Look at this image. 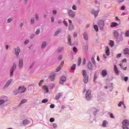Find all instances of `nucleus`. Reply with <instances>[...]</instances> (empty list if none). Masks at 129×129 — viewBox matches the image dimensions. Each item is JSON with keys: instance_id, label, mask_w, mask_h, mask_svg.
<instances>
[{"instance_id": "6ab92c4d", "label": "nucleus", "mask_w": 129, "mask_h": 129, "mask_svg": "<svg viewBox=\"0 0 129 129\" xmlns=\"http://www.w3.org/2000/svg\"><path fill=\"white\" fill-rule=\"evenodd\" d=\"M123 54H124V55H129V49L125 48L123 50Z\"/></svg>"}, {"instance_id": "f257e3e1", "label": "nucleus", "mask_w": 129, "mask_h": 129, "mask_svg": "<svg viewBox=\"0 0 129 129\" xmlns=\"http://www.w3.org/2000/svg\"><path fill=\"white\" fill-rule=\"evenodd\" d=\"M82 74L84 77V83H87L88 82V76H87V73H86V71L83 70L82 72Z\"/></svg>"}, {"instance_id": "f8f14e48", "label": "nucleus", "mask_w": 129, "mask_h": 129, "mask_svg": "<svg viewBox=\"0 0 129 129\" xmlns=\"http://www.w3.org/2000/svg\"><path fill=\"white\" fill-rule=\"evenodd\" d=\"M12 82H13V79H11V80H9L7 82L6 84L5 85L4 88H7V87H9V86H10L11 83H12Z\"/></svg>"}, {"instance_id": "7ed1b4c3", "label": "nucleus", "mask_w": 129, "mask_h": 129, "mask_svg": "<svg viewBox=\"0 0 129 129\" xmlns=\"http://www.w3.org/2000/svg\"><path fill=\"white\" fill-rule=\"evenodd\" d=\"M16 68H17V64L16 63H14L12 69L10 70L11 77H13V75H14V70H16Z\"/></svg>"}, {"instance_id": "ddd939ff", "label": "nucleus", "mask_w": 129, "mask_h": 129, "mask_svg": "<svg viewBox=\"0 0 129 129\" xmlns=\"http://www.w3.org/2000/svg\"><path fill=\"white\" fill-rule=\"evenodd\" d=\"M98 26L100 27V28H103L104 27V22L103 21L101 20L100 21V23H98Z\"/></svg>"}, {"instance_id": "dca6fc26", "label": "nucleus", "mask_w": 129, "mask_h": 129, "mask_svg": "<svg viewBox=\"0 0 129 129\" xmlns=\"http://www.w3.org/2000/svg\"><path fill=\"white\" fill-rule=\"evenodd\" d=\"M106 56H109V55H110V53L109 52V47H108V46H106Z\"/></svg>"}, {"instance_id": "4468645a", "label": "nucleus", "mask_w": 129, "mask_h": 129, "mask_svg": "<svg viewBox=\"0 0 129 129\" xmlns=\"http://www.w3.org/2000/svg\"><path fill=\"white\" fill-rule=\"evenodd\" d=\"M20 52H21V50L19 47H17L15 49V54L16 56H19Z\"/></svg>"}, {"instance_id": "603ef678", "label": "nucleus", "mask_w": 129, "mask_h": 129, "mask_svg": "<svg viewBox=\"0 0 129 129\" xmlns=\"http://www.w3.org/2000/svg\"><path fill=\"white\" fill-rule=\"evenodd\" d=\"M72 9L74 10V11H76V6L75 5H73L72 7Z\"/></svg>"}, {"instance_id": "c756f323", "label": "nucleus", "mask_w": 129, "mask_h": 129, "mask_svg": "<svg viewBox=\"0 0 129 129\" xmlns=\"http://www.w3.org/2000/svg\"><path fill=\"white\" fill-rule=\"evenodd\" d=\"M27 101H28V100L26 99H24L21 101L20 104H24V103H26Z\"/></svg>"}, {"instance_id": "5701e85b", "label": "nucleus", "mask_w": 129, "mask_h": 129, "mask_svg": "<svg viewBox=\"0 0 129 129\" xmlns=\"http://www.w3.org/2000/svg\"><path fill=\"white\" fill-rule=\"evenodd\" d=\"M114 70L117 75H118L119 74V72H118V70H117V67H116V66L115 65H114Z\"/></svg>"}, {"instance_id": "7c9ffc66", "label": "nucleus", "mask_w": 129, "mask_h": 129, "mask_svg": "<svg viewBox=\"0 0 129 129\" xmlns=\"http://www.w3.org/2000/svg\"><path fill=\"white\" fill-rule=\"evenodd\" d=\"M94 29L95 30L96 32H98V26L97 25L94 26Z\"/></svg>"}, {"instance_id": "4d7b16f0", "label": "nucleus", "mask_w": 129, "mask_h": 129, "mask_svg": "<svg viewBox=\"0 0 129 129\" xmlns=\"http://www.w3.org/2000/svg\"><path fill=\"white\" fill-rule=\"evenodd\" d=\"M53 127L54 128H56V127H57V124H56V123H53Z\"/></svg>"}, {"instance_id": "864d4df0", "label": "nucleus", "mask_w": 129, "mask_h": 129, "mask_svg": "<svg viewBox=\"0 0 129 129\" xmlns=\"http://www.w3.org/2000/svg\"><path fill=\"white\" fill-rule=\"evenodd\" d=\"M126 61H127L126 58H124V59L122 60V62H123V63H126Z\"/></svg>"}, {"instance_id": "a878e982", "label": "nucleus", "mask_w": 129, "mask_h": 129, "mask_svg": "<svg viewBox=\"0 0 129 129\" xmlns=\"http://www.w3.org/2000/svg\"><path fill=\"white\" fill-rule=\"evenodd\" d=\"M84 38L85 39V40H87L88 39V35H87V33H84L83 34Z\"/></svg>"}, {"instance_id": "a18cd8bd", "label": "nucleus", "mask_w": 129, "mask_h": 129, "mask_svg": "<svg viewBox=\"0 0 129 129\" xmlns=\"http://www.w3.org/2000/svg\"><path fill=\"white\" fill-rule=\"evenodd\" d=\"M63 24L64 25V26H66V27H68V23L67 22V21H63Z\"/></svg>"}, {"instance_id": "de8ad7c7", "label": "nucleus", "mask_w": 129, "mask_h": 129, "mask_svg": "<svg viewBox=\"0 0 129 129\" xmlns=\"http://www.w3.org/2000/svg\"><path fill=\"white\" fill-rule=\"evenodd\" d=\"M12 21H13V18H10L8 19V23H11V22H12Z\"/></svg>"}, {"instance_id": "13d9d810", "label": "nucleus", "mask_w": 129, "mask_h": 129, "mask_svg": "<svg viewBox=\"0 0 129 129\" xmlns=\"http://www.w3.org/2000/svg\"><path fill=\"white\" fill-rule=\"evenodd\" d=\"M28 43H29V40H26L24 42L25 45H27V44H28Z\"/></svg>"}, {"instance_id": "338daca9", "label": "nucleus", "mask_w": 129, "mask_h": 129, "mask_svg": "<svg viewBox=\"0 0 129 129\" xmlns=\"http://www.w3.org/2000/svg\"><path fill=\"white\" fill-rule=\"evenodd\" d=\"M52 14L53 15H56V14H57V11H56V10L53 11Z\"/></svg>"}, {"instance_id": "2eb2a0df", "label": "nucleus", "mask_w": 129, "mask_h": 129, "mask_svg": "<svg viewBox=\"0 0 129 129\" xmlns=\"http://www.w3.org/2000/svg\"><path fill=\"white\" fill-rule=\"evenodd\" d=\"M91 60L93 64H94V70H95V69H96L97 66H96V62H95V61H94V57H92Z\"/></svg>"}, {"instance_id": "5fc2aeb1", "label": "nucleus", "mask_w": 129, "mask_h": 129, "mask_svg": "<svg viewBox=\"0 0 129 129\" xmlns=\"http://www.w3.org/2000/svg\"><path fill=\"white\" fill-rule=\"evenodd\" d=\"M97 79V76H96V75H95L94 77V82H95V81L96 80V79Z\"/></svg>"}, {"instance_id": "a19ab883", "label": "nucleus", "mask_w": 129, "mask_h": 129, "mask_svg": "<svg viewBox=\"0 0 129 129\" xmlns=\"http://www.w3.org/2000/svg\"><path fill=\"white\" fill-rule=\"evenodd\" d=\"M48 99H44L42 100V103H46V102H48Z\"/></svg>"}, {"instance_id": "f704fd0d", "label": "nucleus", "mask_w": 129, "mask_h": 129, "mask_svg": "<svg viewBox=\"0 0 129 129\" xmlns=\"http://www.w3.org/2000/svg\"><path fill=\"white\" fill-rule=\"evenodd\" d=\"M106 124H107V121L104 120L103 122L102 125L103 126H104V127H105V126H106Z\"/></svg>"}, {"instance_id": "412c9836", "label": "nucleus", "mask_w": 129, "mask_h": 129, "mask_svg": "<svg viewBox=\"0 0 129 129\" xmlns=\"http://www.w3.org/2000/svg\"><path fill=\"white\" fill-rule=\"evenodd\" d=\"M102 76H106V75H107V71H106V70H103L102 71Z\"/></svg>"}, {"instance_id": "e433bc0d", "label": "nucleus", "mask_w": 129, "mask_h": 129, "mask_svg": "<svg viewBox=\"0 0 129 129\" xmlns=\"http://www.w3.org/2000/svg\"><path fill=\"white\" fill-rule=\"evenodd\" d=\"M43 83H44V80H41L39 83V86H42Z\"/></svg>"}, {"instance_id": "ea45409f", "label": "nucleus", "mask_w": 129, "mask_h": 129, "mask_svg": "<svg viewBox=\"0 0 129 129\" xmlns=\"http://www.w3.org/2000/svg\"><path fill=\"white\" fill-rule=\"evenodd\" d=\"M125 37H129V30H127L125 32Z\"/></svg>"}, {"instance_id": "bb28decb", "label": "nucleus", "mask_w": 129, "mask_h": 129, "mask_svg": "<svg viewBox=\"0 0 129 129\" xmlns=\"http://www.w3.org/2000/svg\"><path fill=\"white\" fill-rule=\"evenodd\" d=\"M49 78L50 80H51V81H53V80H55V75H50Z\"/></svg>"}, {"instance_id": "c9c22d12", "label": "nucleus", "mask_w": 129, "mask_h": 129, "mask_svg": "<svg viewBox=\"0 0 129 129\" xmlns=\"http://www.w3.org/2000/svg\"><path fill=\"white\" fill-rule=\"evenodd\" d=\"M76 68V64H74L73 66L71 67V70H75Z\"/></svg>"}, {"instance_id": "69168bd1", "label": "nucleus", "mask_w": 129, "mask_h": 129, "mask_svg": "<svg viewBox=\"0 0 129 129\" xmlns=\"http://www.w3.org/2000/svg\"><path fill=\"white\" fill-rule=\"evenodd\" d=\"M124 9H125L124 6H122L121 8V11H124Z\"/></svg>"}, {"instance_id": "49530a36", "label": "nucleus", "mask_w": 129, "mask_h": 129, "mask_svg": "<svg viewBox=\"0 0 129 129\" xmlns=\"http://www.w3.org/2000/svg\"><path fill=\"white\" fill-rule=\"evenodd\" d=\"M35 34L36 35H39L40 34V29H37Z\"/></svg>"}, {"instance_id": "72a5a7b5", "label": "nucleus", "mask_w": 129, "mask_h": 129, "mask_svg": "<svg viewBox=\"0 0 129 129\" xmlns=\"http://www.w3.org/2000/svg\"><path fill=\"white\" fill-rule=\"evenodd\" d=\"M59 33H61V30H60V29H58L57 31H56L55 32V35L57 36V35H58V34H59Z\"/></svg>"}, {"instance_id": "79ce46f5", "label": "nucleus", "mask_w": 129, "mask_h": 129, "mask_svg": "<svg viewBox=\"0 0 129 129\" xmlns=\"http://www.w3.org/2000/svg\"><path fill=\"white\" fill-rule=\"evenodd\" d=\"M35 17L36 21H39V15L36 14Z\"/></svg>"}, {"instance_id": "0eeeda50", "label": "nucleus", "mask_w": 129, "mask_h": 129, "mask_svg": "<svg viewBox=\"0 0 129 129\" xmlns=\"http://www.w3.org/2000/svg\"><path fill=\"white\" fill-rule=\"evenodd\" d=\"M26 88L24 86L20 87L19 88V92L20 93H24L26 91Z\"/></svg>"}, {"instance_id": "052dcab7", "label": "nucleus", "mask_w": 129, "mask_h": 129, "mask_svg": "<svg viewBox=\"0 0 129 129\" xmlns=\"http://www.w3.org/2000/svg\"><path fill=\"white\" fill-rule=\"evenodd\" d=\"M62 55H59L58 57V60H61L62 59Z\"/></svg>"}, {"instance_id": "1a4fd4ad", "label": "nucleus", "mask_w": 129, "mask_h": 129, "mask_svg": "<svg viewBox=\"0 0 129 129\" xmlns=\"http://www.w3.org/2000/svg\"><path fill=\"white\" fill-rule=\"evenodd\" d=\"M64 65V61H62L60 65L56 69V72H59L61 70V68L63 67V66Z\"/></svg>"}, {"instance_id": "0e129e2a", "label": "nucleus", "mask_w": 129, "mask_h": 129, "mask_svg": "<svg viewBox=\"0 0 129 129\" xmlns=\"http://www.w3.org/2000/svg\"><path fill=\"white\" fill-rule=\"evenodd\" d=\"M127 80H128V78L127 77H125L124 78V81L126 82Z\"/></svg>"}, {"instance_id": "f3484780", "label": "nucleus", "mask_w": 129, "mask_h": 129, "mask_svg": "<svg viewBox=\"0 0 129 129\" xmlns=\"http://www.w3.org/2000/svg\"><path fill=\"white\" fill-rule=\"evenodd\" d=\"M113 34L116 39H117L118 38V32L116 30H114L113 32Z\"/></svg>"}, {"instance_id": "a211bd4d", "label": "nucleus", "mask_w": 129, "mask_h": 129, "mask_svg": "<svg viewBox=\"0 0 129 129\" xmlns=\"http://www.w3.org/2000/svg\"><path fill=\"white\" fill-rule=\"evenodd\" d=\"M88 68H89L90 70H92V69H93V66H92V63H91V62L90 61H89L88 63Z\"/></svg>"}, {"instance_id": "423d86ee", "label": "nucleus", "mask_w": 129, "mask_h": 129, "mask_svg": "<svg viewBox=\"0 0 129 129\" xmlns=\"http://www.w3.org/2000/svg\"><path fill=\"white\" fill-rule=\"evenodd\" d=\"M67 80V78L65 76H62L59 80V83L60 84H63L64 82H65Z\"/></svg>"}, {"instance_id": "09e8293b", "label": "nucleus", "mask_w": 129, "mask_h": 129, "mask_svg": "<svg viewBox=\"0 0 129 129\" xmlns=\"http://www.w3.org/2000/svg\"><path fill=\"white\" fill-rule=\"evenodd\" d=\"M5 103V101L4 100H0V105L4 104Z\"/></svg>"}, {"instance_id": "774afa93", "label": "nucleus", "mask_w": 129, "mask_h": 129, "mask_svg": "<svg viewBox=\"0 0 129 129\" xmlns=\"http://www.w3.org/2000/svg\"><path fill=\"white\" fill-rule=\"evenodd\" d=\"M51 22H52V23H53V22H54V17H51Z\"/></svg>"}, {"instance_id": "9d476101", "label": "nucleus", "mask_w": 129, "mask_h": 129, "mask_svg": "<svg viewBox=\"0 0 129 129\" xmlns=\"http://www.w3.org/2000/svg\"><path fill=\"white\" fill-rule=\"evenodd\" d=\"M122 124L124 126H127L128 125H129V121L125 119L122 122Z\"/></svg>"}, {"instance_id": "aec40b11", "label": "nucleus", "mask_w": 129, "mask_h": 129, "mask_svg": "<svg viewBox=\"0 0 129 129\" xmlns=\"http://www.w3.org/2000/svg\"><path fill=\"white\" fill-rule=\"evenodd\" d=\"M117 26H118V23L115 22H113L111 23L110 27L111 28H114V27H117Z\"/></svg>"}, {"instance_id": "393cba45", "label": "nucleus", "mask_w": 129, "mask_h": 129, "mask_svg": "<svg viewBox=\"0 0 129 129\" xmlns=\"http://www.w3.org/2000/svg\"><path fill=\"white\" fill-rule=\"evenodd\" d=\"M29 123H30V121H29L28 120H24L23 121V124L24 125H26V124H29Z\"/></svg>"}, {"instance_id": "4be33fe9", "label": "nucleus", "mask_w": 129, "mask_h": 129, "mask_svg": "<svg viewBox=\"0 0 129 129\" xmlns=\"http://www.w3.org/2000/svg\"><path fill=\"white\" fill-rule=\"evenodd\" d=\"M61 96H62V94L59 93L57 95L55 96V99L56 100H58V99H59V98H60V97H61Z\"/></svg>"}, {"instance_id": "6e6552de", "label": "nucleus", "mask_w": 129, "mask_h": 129, "mask_svg": "<svg viewBox=\"0 0 129 129\" xmlns=\"http://www.w3.org/2000/svg\"><path fill=\"white\" fill-rule=\"evenodd\" d=\"M23 58H20L19 62V69H22V68H23Z\"/></svg>"}, {"instance_id": "b1692460", "label": "nucleus", "mask_w": 129, "mask_h": 129, "mask_svg": "<svg viewBox=\"0 0 129 129\" xmlns=\"http://www.w3.org/2000/svg\"><path fill=\"white\" fill-rule=\"evenodd\" d=\"M68 40L69 41V44L70 46H71V45H72V43H71V36L70 35H68Z\"/></svg>"}, {"instance_id": "6e6d98bb", "label": "nucleus", "mask_w": 129, "mask_h": 129, "mask_svg": "<svg viewBox=\"0 0 129 129\" xmlns=\"http://www.w3.org/2000/svg\"><path fill=\"white\" fill-rule=\"evenodd\" d=\"M110 117H111V118H114V117L113 116V114L110 113Z\"/></svg>"}, {"instance_id": "8fccbe9b", "label": "nucleus", "mask_w": 129, "mask_h": 129, "mask_svg": "<svg viewBox=\"0 0 129 129\" xmlns=\"http://www.w3.org/2000/svg\"><path fill=\"white\" fill-rule=\"evenodd\" d=\"M63 49H64V48H63L62 47L59 48L58 49V53H60V52H62V51H63Z\"/></svg>"}, {"instance_id": "bf43d9fd", "label": "nucleus", "mask_w": 129, "mask_h": 129, "mask_svg": "<svg viewBox=\"0 0 129 129\" xmlns=\"http://www.w3.org/2000/svg\"><path fill=\"white\" fill-rule=\"evenodd\" d=\"M120 57H121V54L119 53L117 55V58H120Z\"/></svg>"}, {"instance_id": "f03ea898", "label": "nucleus", "mask_w": 129, "mask_h": 129, "mask_svg": "<svg viewBox=\"0 0 129 129\" xmlns=\"http://www.w3.org/2000/svg\"><path fill=\"white\" fill-rule=\"evenodd\" d=\"M85 97L87 100L91 99V91L90 90H89L86 92Z\"/></svg>"}, {"instance_id": "cd10ccee", "label": "nucleus", "mask_w": 129, "mask_h": 129, "mask_svg": "<svg viewBox=\"0 0 129 129\" xmlns=\"http://www.w3.org/2000/svg\"><path fill=\"white\" fill-rule=\"evenodd\" d=\"M69 29L71 31H72V30H73V29H74V27L73 26V25H72V24H70L69 26Z\"/></svg>"}, {"instance_id": "20e7f679", "label": "nucleus", "mask_w": 129, "mask_h": 129, "mask_svg": "<svg viewBox=\"0 0 129 129\" xmlns=\"http://www.w3.org/2000/svg\"><path fill=\"white\" fill-rule=\"evenodd\" d=\"M68 15L71 18H74V17H75V12L72 10H69L68 12Z\"/></svg>"}, {"instance_id": "c85d7f7f", "label": "nucleus", "mask_w": 129, "mask_h": 129, "mask_svg": "<svg viewBox=\"0 0 129 129\" xmlns=\"http://www.w3.org/2000/svg\"><path fill=\"white\" fill-rule=\"evenodd\" d=\"M47 45V43H46V42H43L42 43V46H41V48H44L46 47V45Z\"/></svg>"}, {"instance_id": "9b49d317", "label": "nucleus", "mask_w": 129, "mask_h": 129, "mask_svg": "<svg viewBox=\"0 0 129 129\" xmlns=\"http://www.w3.org/2000/svg\"><path fill=\"white\" fill-rule=\"evenodd\" d=\"M42 88L43 90H44L45 92H46V93H48V92H49V88H48V86H47L46 85H43L42 87Z\"/></svg>"}, {"instance_id": "2f4dec72", "label": "nucleus", "mask_w": 129, "mask_h": 129, "mask_svg": "<svg viewBox=\"0 0 129 129\" xmlns=\"http://www.w3.org/2000/svg\"><path fill=\"white\" fill-rule=\"evenodd\" d=\"M109 44L111 47H113V46L114 45V42H113V41L111 40L110 41Z\"/></svg>"}, {"instance_id": "680f3d73", "label": "nucleus", "mask_w": 129, "mask_h": 129, "mask_svg": "<svg viewBox=\"0 0 129 129\" xmlns=\"http://www.w3.org/2000/svg\"><path fill=\"white\" fill-rule=\"evenodd\" d=\"M50 108H54V107H55V106H54V104H51L50 105Z\"/></svg>"}, {"instance_id": "473e14b6", "label": "nucleus", "mask_w": 129, "mask_h": 129, "mask_svg": "<svg viewBox=\"0 0 129 129\" xmlns=\"http://www.w3.org/2000/svg\"><path fill=\"white\" fill-rule=\"evenodd\" d=\"M80 64H81V57H79L78 61V66H80Z\"/></svg>"}, {"instance_id": "39448f33", "label": "nucleus", "mask_w": 129, "mask_h": 129, "mask_svg": "<svg viewBox=\"0 0 129 129\" xmlns=\"http://www.w3.org/2000/svg\"><path fill=\"white\" fill-rule=\"evenodd\" d=\"M98 13H99V11H98V10L95 11V10L92 9L91 11V14L92 15H94V16H95V18H96V17H97V16L98 15Z\"/></svg>"}, {"instance_id": "e2e57ef3", "label": "nucleus", "mask_w": 129, "mask_h": 129, "mask_svg": "<svg viewBox=\"0 0 129 129\" xmlns=\"http://www.w3.org/2000/svg\"><path fill=\"white\" fill-rule=\"evenodd\" d=\"M73 51L74 52H76V51H77V48L75 47H73Z\"/></svg>"}, {"instance_id": "4c0bfd02", "label": "nucleus", "mask_w": 129, "mask_h": 129, "mask_svg": "<svg viewBox=\"0 0 129 129\" xmlns=\"http://www.w3.org/2000/svg\"><path fill=\"white\" fill-rule=\"evenodd\" d=\"M120 67H121V68L123 70H126L127 67H125V68H123V66H122V64H120Z\"/></svg>"}, {"instance_id": "37998d69", "label": "nucleus", "mask_w": 129, "mask_h": 129, "mask_svg": "<svg viewBox=\"0 0 129 129\" xmlns=\"http://www.w3.org/2000/svg\"><path fill=\"white\" fill-rule=\"evenodd\" d=\"M123 104V102H122V101H120L119 102L118 105L119 107H120V106H121V105H122Z\"/></svg>"}, {"instance_id": "c03bdc74", "label": "nucleus", "mask_w": 129, "mask_h": 129, "mask_svg": "<svg viewBox=\"0 0 129 129\" xmlns=\"http://www.w3.org/2000/svg\"><path fill=\"white\" fill-rule=\"evenodd\" d=\"M50 122H54L55 121V119L54 118H50L49 119Z\"/></svg>"}, {"instance_id": "58836bf2", "label": "nucleus", "mask_w": 129, "mask_h": 129, "mask_svg": "<svg viewBox=\"0 0 129 129\" xmlns=\"http://www.w3.org/2000/svg\"><path fill=\"white\" fill-rule=\"evenodd\" d=\"M31 23L32 24H35V19L34 18V17L31 18Z\"/></svg>"}, {"instance_id": "3c124183", "label": "nucleus", "mask_w": 129, "mask_h": 129, "mask_svg": "<svg viewBox=\"0 0 129 129\" xmlns=\"http://www.w3.org/2000/svg\"><path fill=\"white\" fill-rule=\"evenodd\" d=\"M122 128L123 129H129V128L127 127V126H124V125H122Z\"/></svg>"}]
</instances>
